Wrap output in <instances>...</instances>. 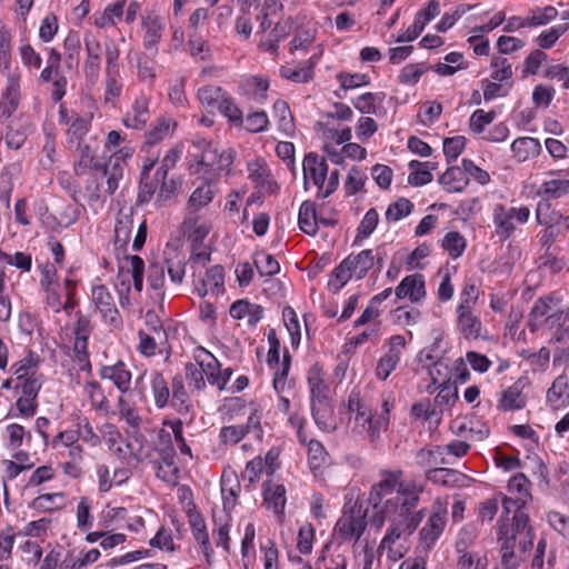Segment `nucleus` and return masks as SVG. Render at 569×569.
<instances>
[{
	"label": "nucleus",
	"instance_id": "f257e3e1",
	"mask_svg": "<svg viewBox=\"0 0 569 569\" xmlns=\"http://www.w3.org/2000/svg\"><path fill=\"white\" fill-rule=\"evenodd\" d=\"M401 470L382 471L381 479L368 496L370 526L379 530L388 522L377 551L380 555L386 552L391 561L405 557L406 542L425 517L423 510H416L422 488L415 481L401 482Z\"/></svg>",
	"mask_w": 569,
	"mask_h": 569
},
{
	"label": "nucleus",
	"instance_id": "f03ea898",
	"mask_svg": "<svg viewBox=\"0 0 569 569\" xmlns=\"http://www.w3.org/2000/svg\"><path fill=\"white\" fill-rule=\"evenodd\" d=\"M498 523L501 563L505 569H517L522 561L521 555L533 546L535 532L529 517L523 511H517L510 525L502 522V519Z\"/></svg>",
	"mask_w": 569,
	"mask_h": 569
},
{
	"label": "nucleus",
	"instance_id": "7ed1b4c3",
	"mask_svg": "<svg viewBox=\"0 0 569 569\" xmlns=\"http://www.w3.org/2000/svg\"><path fill=\"white\" fill-rule=\"evenodd\" d=\"M189 154V169L192 174H200L209 180H218L222 173L228 174L236 152L232 149L220 150L204 139L192 141Z\"/></svg>",
	"mask_w": 569,
	"mask_h": 569
},
{
	"label": "nucleus",
	"instance_id": "20e7f679",
	"mask_svg": "<svg viewBox=\"0 0 569 569\" xmlns=\"http://www.w3.org/2000/svg\"><path fill=\"white\" fill-rule=\"evenodd\" d=\"M371 511L357 502L345 510L335 526V535L341 541H358L369 523Z\"/></svg>",
	"mask_w": 569,
	"mask_h": 569
},
{
	"label": "nucleus",
	"instance_id": "39448f33",
	"mask_svg": "<svg viewBox=\"0 0 569 569\" xmlns=\"http://www.w3.org/2000/svg\"><path fill=\"white\" fill-rule=\"evenodd\" d=\"M530 217L528 207H510L497 204L493 208L492 219L496 233L501 240H507L516 230V222L526 223Z\"/></svg>",
	"mask_w": 569,
	"mask_h": 569
},
{
	"label": "nucleus",
	"instance_id": "423d86ee",
	"mask_svg": "<svg viewBox=\"0 0 569 569\" xmlns=\"http://www.w3.org/2000/svg\"><path fill=\"white\" fill-rule=\"evenodd\" d=\"M248 178L254 184L251 198H261L278 193L279 184L274 180L271 170L263 158H256L247 163Z\"/></svg>",
	"mask_w": 569,
	"mask_h": 569
},
{
	"label": "nucleus",
	"instance_id": "0eeeda50",
	"mask_svg": "<svg viewBox=\"0 0 569 569\" xmlns=\"http://www.w3.org/2000/svg\"><path fill=\"white\" fill-rule=\"evenodd\" d=\"M529 488L530 481L523 473L515 475L508 482V491L515 497L503 498V512L508 515L511 510L522 511L527 502L531 500Z\"/></svg>",
	"mask_w": 569,
	"mask_h": 569
},
{
	"label": "nucleus",
	"instance_id": "6e6552de",
	"mask_svg": "<svg viewBox=\"0 0 569 569\" xmlns=\"http://www.w3.org/2000/svg\"><path fill=\"white\" fill-rule=\"evenodd\" d=\"M267 363L273 371V388L277 393L281 395L290 388L288 375L291 365V356L284 350L282 360H280V350H269L267 355Z\"/></svg>",
	"mask_w": 569,
	"mask_h": 569
},
{
	"label": "nucleus",
	"instance_id": "1a4fd4ad",
	"mask_svg": "<svg viewBox=\"0 0 569 569\" xmlns=\"http://www.w3.org/2000/svg\"><path fill=\"white\" fill-rule=\"evenodd\" d=\"M223 408L233 417L234 412L242 411V415L247 416V423L243 429L250 431H257L259 435L261 430V409L254 402L244 403L240 398H228L224 400Z\"/></svg>",
	"mask_w": 569,
	"mask_h": 569
},
{
	"label": "nucleus",
	"instance_id": "9d476101",
	"mask_svg": "<svg viewBox=\"0 0 569 569\" xmlns=\"http://www.w3.org/2000/svg\"><path fill=\"white\" fill-rule=\"evenodd\" d=\"M446 519L447 509L439 505L419 531L421 543L426 549H430L440 537L446 527Z\"/></svg>",
	"mask_w": 569,
	"mask_h": 569
},
{
	"label": "nucleus",
	"instance_id": "9b49d317",
	"mask_svg": "<svg viewBox=\"0 0 569 569\" xmlns=\"http://www.w3.org/2000/svg\"><path fill=\"white\" fill-rule=\"evenodd\" d=\"M92 301L97 310L101 313L106 321L118 327L121 323L119 311L116 307L114 300L107 289V287L100 284L92 288Z\"/></svg>",
	"mask_w": 569,
	"mask_h": 569
},
{
	"label": "nucleus",
	"instance_id": "f8f14e48",
	"mask_svg": "<svg viewBox=\"0 0 569 569\" xmlns=\"http://www.w3.org/2000/svg\"><path fill=\"white\" fill-rule=\"evenodd\" d=\"M328 174V164L325 158L318 156L317 153H308L303 159V177L305 184L307 186L309 181H312L313 184L318 188V197L322 191V187L326 182V177Z\"/></svg>",
	"mask_w": 569,
	"mask_h": 569
},
{
	"label": "nucleus",
	"instance_id": "ddd939ff",
	"mask_svg": "<svg viewBox=\"0 0 569 569\" xmlns=\"http://www.w3.org/2000/svg\"><path fill=\"white\" fill-rule=\"evenodd\" d=\"M397 299L408 298L411 302H420L426 297L425 278L420 273L405 277L395 289Z\"/></svg>",
	"mask_w": 569,
	"mask_h": 569
},
{
	"label": "nucleus",
	"instance_id": "4468645a",
	"mask_svg": "<svg viewBox=\"0 0 569 569\" xmlns=\"http://www.w3.org/2000/svg\"><path fill=\"white\" fill-rule=\"evenodd\" d=\"M84 44L87 58L83 64V72L88 82L96 84L100 74L101 46L100 42L92 37L86 38Z\"/></svg>",
	"mask_w": 569,
	"mask_h": 569
},
{
	"label": "nucleus",
	"instance_id": "2eb2a0df",
	"mask_svg": "<svg viewBox=\"0 0 569 569\" xmlns=\"http://www.w3.org/2000/svg\"><path fill=\"white\" fill-rule=\"evenodd\" d=\"M286 488L273 480L263 482V505L271 509L277 516L282 517L286 506Z\"/></svg>",
	"mask_w": 569,
	"mask_h": 569
},
{
	"label": "nucleus",
	"instance_id": "dca6fc26",
	"mask_svg": "<svg viewBox=\"0 0 569 569\" xmlns=\"http://www.w3.org/2000/svg\"><path fill=\"white\" fill-rule=\"evenodd\" d=\"M99 376L101 379L110 380L121 393H127L131 387V372L122 361L112 366H103Z\"/></svg>",
	"mask_w": 569,
	"mask_h": 569
},
{
	"label": "nucleus",
	"instance_id": "f3484780",
	"mask_svg": "<svg viewBox=\"0 0 569 569\" xmlns=\"http://www.w3.org/2000/svg\"><path fill=\"white\" fill-rule=\"evenodd\" d=\"M556 298L553 295H548L538 298L529 315H528V327L530 332H537L542 328V321L553 311Z\"/></svg>",
	"mask_w": 569,
	"mask_h": 569
},
{
	"label": "nucleus",
	"instance_id": "a211bd4d",
	"mask_svg": "<svg viewBox=\"0 0 569 569\" xmlns=\"http://www.w3.org/2000/svg\"><path fill=\"white\" fill-rule=\"evenodd\" d=\"M546 401L553 410L569 405V377L566 373L555 378L547 390Z\"/></svg>",
	"mask_w": 569,
	"mask_h": 569
},
{
	"label": "nucleus",
	"instance_id": "6ab92c4d",
	"mask_svg": "<svg viewBox=\"0 0 569 569\" xmlns=\"http://www.w3.org/2000/svg\"><path fill=\"white\" fill-rule=\"evenodd\" d=\"M549 179L542 181L538 189V196L542 200H557L569 194V179L560 178L559 173L549 172Z\"/></svg>",
	"mask_w": 569,
	"mask_h": 569
},
{
	"label": "nucleus",
	"instance_id": "aec40b11",
	"mask_svg": "<svg viewBox=\"0 0 569 569\" xmlns=\"http://www.w3.org/2000/svg\"><path fill=\"white\" fill-rule=\"evenodd\" d=\"M224 270L221 266L217 264L206 271V274L196 284V290L200 297L208 295L218 296L223 287Z\"/></svg>",
	"mask_w": 569,
	"mask_h": 569
},
{
	"label": "nucleus",
	"instance_id": "412c9836",
	"mask_svg": "<svg viewBox=\"0 0 569 569\" xmlns=\"http://www.w3.org/2000/svg\"><path fill=\"white\" fill-rule=\"evenodd\" d=\"M457 327L467 340H477L481 337V320L472 313V309H457Z\"/></svg>",
	"mask_w": 569,
	"mask_h": 569
},
{
	"label": "nucleus",
	"instance_id": "4be33fe9",
	"mask_svg": "<svg viewBox=\"0 0 569 569\" xmlns=\"http://www.w3.org/2000/svg\"><path fill=\"white\" fill-rule=\"evenodd\" d=\"M523 383L521 380L516 381L501 392L498 401V409L502 411H515L526 407L527 399L523 395Z\"/></svg>",
	"mask_w": 569,
	"mask_h": 569
},
{
	"label": "nucleus",
	"instance_id": "5701e85b",
	"mask_svg": "<svg viewBox=\"0 0 569 569\" xmlns=\"http://www.w3.org/2000/svg\"><path fill=\"white\" fill-rule=\"evenodd\" d=\"M149 118V99L144 96H140L134 100L131 110L126 113L123 124L128 128L139 130L146 127Z\"/></svg>",
	"mask_w": 569,
	"mask_h": 569
},
{
	"label": "nucleus",
	"instance_id": "b1692460",
	"mask_svg": "<svg viewBox=\"0 0 569 569\" xmlns=\"http://www.w3.org/2000/svg\"><path fill=\"white\" fill-rule=\"evenodd\" d=\"M128 154L129 153L123 152V150L114 152V154L110 157L109 161L106 163L103 168V173L107 177V191L109 194H113L114 191L119 188V181L123 177L124 168L122 159L124 156Z\"/></svg>",
	"mask_w": 569,
	"mask_h": 569
},
{
	"label": "nucleus",
	"instance_id": "393cba45",
	"mask_svg": "<svg viewBox=\"0 0 569 569\" xmlns=\"http://www.w3.org/2000/svg\"><path fill=\"white\" fill-rule=\"evenodd\" d=\"M39 357L32 351H29L24 358L14 362L11 367V371L16 377V381L43 377V375L39 371Z\"/></svg>",
	"mask_w": 569,
	"mask_h": 569
},
{
	"label": "nucleus",
	"instance_id": "a878e982",
	"mask_svg": "<svg viewBox=\"0 0 569 569\" xmlns=\"http://www.w3.org/2000/svg\"><path fill=\"white\" fill-rule=\"evenodd\" d=\"M214 181L216 180L204 178V181L194 189L187 204L191 212H196L201 208L207 207L212 201L217 193V189L213 183Z\"/></svg>",
	"mask_w": 569,
	"mask_h": 569
},
{
	"label": "nucleus",
	"instance_id": "bb28decb",
	"mask_svg": "<svg viewBox=\"0 0 569 569\" xmlns=\"http://www.w3.org/2000/svg\"><path fill=\"white\" fill-rule=\"evenodd\" d=\"M319 56H315L310 58L302 66H282L280 69V74L282 78L288 79L296 83H306L309 82L313 78V68L317 63Z\"/></svg>",
	"mask_w": 569,
	"mask_h": 569
},
{
	"label": "nucleus",
	"instance_id": "cd10ccee",
	"mask_svg": "<svg viewBox=\"0 0 569 569\" xmlns=\"http://www.w3.org/2000/svg\"><path fill=\"white\" fill-rule=\"evenodd\" d=\"M386 94L383 92H367L358 97L353 103L355 108L363 114L385 116L386 109L382 107Z\"/></svg>",
	"mask_w": 569,
	"mask_h": 569
},
{
	"label": "nucleus",
	"instance_id": "c85d7f7f",
	"mask_svg": "<svg viewBox=\"0 0 569 569\" xmlns=\"http://www.w3.org/2000/svg\"><path fill=\"white\" fill-rule=\"evenodd\" d=\"M426 478L445 487L462 486L466 476L456 469L450 468H430L426 471Z\"/></svg>",
	"mask_w": 569,
	"mask_h": 569
},
{
	"label": "nucleus",
	"instance_id": "c756f323",
	"mask_svg": "<svg viewBox=\"0 0 569 569\" xmlns=\"http://www.w3.org/2000/svg\"><path fill=\"white\" fill-rule=\"evenodd\" d=\"M510 149L517 161L525 162L540 153L541 144L538 139L520 137L511 143Z\"/></svg>",
	"mask_w": 569,
	"mask_h": 569
},
{
	"label": "nucleus",
	"instance_id": "7c9ffc66",
	"mask_svg": "<svg viewBox=\"0 0 569 569\" xmlns=\"http://www.w3.org/2000/svg\"><path fill=\"white\" fill-rule=\"evenodd\" d=\"M439 183L448 192H461L468 186L469 178L460 167H450L439 177Z\"/></svg>",
	"mask_w": 569,
	"mask_h": 569
},
{
	"label": "nucleus",
	"instance_id": "2f4dec72",
	"mask_svg": "<svg viewBox=\"0 0 569 569\" xmlns=\"http://www.w3.org/2000/svg\"><path fill=\"white\" fill-rule=\"evenodd\" d=\"M312 413L316 423L325 431L335 430L337 425L333 410L327 398H318L312 401Z\"/></svg>",
	"mask_w": 569,
	"mask_h": 569
},
{
	"label": "nucleus",
	"instance_id": "473e14b6",
	"mask_svg": "<svg viewBox=\"0 0 569 569\" xmlns=\"http://www.w3.org/2000/svg\"><path fill=\"white\" fill-rule=\"evenodd\" d=\"M230 316L233 319H248L250 325H256L262 318L263 309L261 306L251 303L248 300H238L230 307Z\"/></svg>",
	"mask_w": 569,
	"mask_h": 569
},
{
	"label": "nucleus",
	"instance_id": "72a5a7b5",
	"mask_svg": "<svg viewBox=\"0 0 569 569\" xmlns=\"http://www.w3.org/2000/svg\"><path fill=\"white\" fill-rule=\"evenodd\" d=\"M133 229L132 208H122L119 210L114 227V241L124 246L129 242Z\"/></svg>",
	"mask_w": 569,
	"mask_h": 569
},
{
	"label": "nucleus",
	"instance_id": "f704fd0d",
	"mask_svg": "<svg viewBox=\"0 0 569 569\" xmlns=\"http://www.w3.org/2000/svg\"><path fill=\"white\" fill-rule=\"evenodd\" d=\"M83 390L94 410L104 415L111 412L110 402L99 382L88 381L84 383Z\"/></svg>",
	"mask_w": 569,
	"mask_h": 569
},
{
	"label": "nucleus",
	"instance_id": "c9c22d12",
	"mask_svg": "<svg viewBox=\"0 0 569 569\" xmlns=\"http://www.w3.org/2000/svg\"><path fill=\"white\" fill-rule=\"evenodd\" d=\"M410 174L408 182L411 186L420 187L432 181L431 171L436 169V164L432 162H421L412 160L409 162Z\"/></svg>",
	"mask_w": 569,
	"mask_h": 569
},
{
	"label": "nucleus",
	"instance_id": "e433bc0d",
	"mask_svg": "<svg viewBox=\"0 0 569 569\" xmlns=\"http://www.w3.org/2000/svg\"><path fill=\"white\" fill-rule=\"evenodd\" d=\"M535 213L538 224L545 228L557 227L562 220L561 212L556 210L548 200L538 201Z\"/></svg>",
	"mask_w": 569,
	"mask_h": 569
},
{
	"label": "nucleus",
	"instance_id": "4c0bfd02",
	"mask_svg": "<svg viewBox=\"0 0 569 569\" xmlns=\"http://www.w3.org/2000/svg\"><path fill=\"white\" fill-rule=\"evenodd\" d=\"M273 112L278 121L279 130L284 137H292L296 126L288 103L283 100H277L273 103Z\"/></svg>",
	"mask_w": 569,
	"mask_h": 569
},
{
	"label": "nucleus",
	"instance_id": "58836bf2",
	"mask_svg": "<svg viewBox=\"0 0 569 569\" xmlns=\"http://www.w3.org/2000/svg\"><path fill=\"white\" fill-rule=\"evenodd\" d=\"M182 228L184 232H188V239L191 242V246H203V240L208 236L211 227L210 224L206 222H199V219L197 217H189L187 218L183 223Z\"/></svg>",
	"mask_w": 569,
	"mask_h": 569
},
{
	"label": "nucleus",
	"instance_id": "ea45409f",
	"mask_svg": "<svg viewBox=\"0 0 569 569\" xmlns=\"http://www.w3.org/2000/svg\"><path fill=\"white\" fill-rule=\"evenodd\" d=\"M143 46L148 50L157 51V44L162 37L163 24L158 17H148L143 21Z\"/></svg>",
	"mask_w": 569,
	"mask_h": 569
},
{
	"label": "nucleus",
	"instance_id": "a19ab883",
	"mask_svg": "<svg viewBox=\"0 0 569 569\" xmlns=\"http://www.w3.org/2000/svg\"><path fill=\"white\" fill-rule=\"evenodd\" d=\"M157 467V477L164 482L176 486L179 481V468L176 466L174 459H161L154 458L151 455V458L148 459Z\"/></svg>",
	"mask_w": 569,
	"mask_h": 569
},
{
	"label": "nucleus",
	"instance_id": "79ce46f5",
	"mask_svg": "<svg viewBox=\"0 0 569 569\" xmlns=\"http://www.w3.org/2000/svg\"><path fill=\"white\" fill-rule=\"evenodd\" d=\"M226 96L227 93L222 88L217 86L209 84L198 90V99L209 112L217 110Z\"/></svg>",
	"mask_w": 569,
	"mask_h": 569
},
{
	"label": "nucleus",
	"instance_id": "37998d69",
	"mask_svg": "<svg viewBox=\"0 0 569 569\" xmlns=\"http://www.w3.org/2000/svg\"><path fill=\"white\" fill-rule=\"evenodd\" d=\"M318 218L313 202L305 201L299 210V228L307 234H316L318 231Z\"/></svg>",
	"mask_w": 569,
	"mask_h": 569
},
{
	"label": "nucleus",
	"instance_id": "c03bdc74",
	"mask_svg": "<svg viewBox=\"0 0 569 569\" xmlns=\"http://www.w3.org/2000/svg\"><path fill=\"white\" fill-rule=\"evenodd\" d=\"M346 260H351L350 267L357 279L363 278L375 264L373 251L370 249L362 250L356 256H349Z\"/></svg>",
	"mask_w": 569,
	"mask_h": 569
},
{
	"label": "nucleus",
	"instance_id": "a18cd8bd",
	"mask_svg": "<svg viewBox=\"0 0 569 569\" xmlns=\"http://www.w3.org/2000/svg\"><path fill=\"white\" fill-rule=\"evenodd\" d=\"M148 283L161 298L166 291V269L163 262H151L148 268Z\"/></svg>",
	"mask_w": 569,
	"mask_h": 569
},
{
	"label": "nucleus",
	"instance_id": "49530a36",
	"mask_svg": "<svg viewBox=\"0 0 569 569\" xmlns=\"http://www.w3.org/2000/svg\"><path fill=\"white\" fill-rule=\"evenodd\" d=\"M441 247L452 259L461 257L466 250V238L458 231L448 232L442 241Z\"/></svg>",
	"mask_w": 569,
	"mask_h": 569
},
{
	"label": "nucleus",
	"instance_id": "de8ad7c7",
	"mask_svg": "<svg viewBox=\"0 0 569 569\" xmlns=\"http://www.w3.org/2000/svg\"><path fill=\"white\" fill-rule=\"evenodd\" d=\"M150 383L156 406L158 408L166 407L170 399V389L162 373H153Z\"/></svg>",
	"mask_w": 569,
	"mask_h": 569
},
{
	"label": "nucleus",
	"instance_id": "09e8293b",
	"mask_svg": "<svg viewBox=\"0 0 569 569\" xmlns=\"http://www.w3.org/2000/svg\"><path fill=\"white\" fill-rule=\"evenodd\" d=\"M457 551L461 553L457 560V569H487V557L477 552L462 551L460 542L457 543Z\"/></svg>",
	"mask_w": 569,
	"mask_h": 569
},
{
	"label": "nucleus",
	"instance_id": "8fccbe9b",
	"mask_svg": "<svg viewBox=\"0 0 569 569\" xmlns=\"http://www.w3.org/2000/svg\"><path fill=\"white\" fill-rule=\"evenodd\" d=\"M77 151L79 153V160L74 163V170L77 174H82L87 169L98 170L100 166L94 162V156L91 147L87 143L77 142Z\"/></svg>",
	"mask_w": 569,
	"mask_h": 569
},
{
	"label": "nucleus",
	"instance_id": "3c124183",
	"mask_svg": "<svg viewBox=\"0 0 569 569\" xmlns=\"http://www.w3.org/2000/svg\"><path fill=\"white\" fill-rule=\"evenodd\" d=\"M172 406L179 413H188L191 409L189 396L184 389L181 378H174L172 381Z\"/></svg>",
	"mask_w": 569,
	"mask_h": 569
},
{
	"label": "nucleus",
	"instance_id": "603ef678",
	"mask_svg": "<svg viewBox=\"0 0 569 569\" xmlns=\"http://www.w3.org/2000/svg\"><path fill=\"white\" fill-rule=\"evenodd\" d=\"M350 263L351 260L345 259L331 272L329 287H331L335 291H339L352 277H355V272L351 270Z\"/></svg>",
	"mask_w": 569,
	"mask_h": 569
},
{
	"label": "nucleus",
	"instance_id": "864d4df0",
	"mask_svg": "<svg viewBox=\"0 0 569 569\" xmlns=\"http://www.w3.org/2000/svg\"><path fill=\"white\" fill-rule=\"evenodd\" d=\"M100 433L101 440H104L109 450L116 452L117 455L126 456L123 449L118 445L121 439V433L117 426L111 422H106L100 427Z\"/></svg>",
	"mask_w": 569,
	"mask_h": 569
},
{
	"label": "nucleus",
	"instance_id": "5fc2aeb1",
	"mask_svg": "<svg viewBox=\"0 0 569 569\" xmlns=\"http://www.w3.org/2000/svg\"><path fill=\"white\" fill-rule=\"evenodd\" d=\"M243 89L247 94L257 101H262L267 97L269 82L267 79L260 77H249L243 80Z\"/></svg>",
	"mask_w": 569,
	"mask_h": 569
},
{
	"label": "nucleus",
	"instance_id": "6e6d98bb",
	"mask_svg": "<svg viewBox=\"0 0 569 569\" xmlns=\"http://www.w3.org/2000/svg\"><path fill=\"white\" fill-rule=\"evenodd\" d=\"M64 492L42 493L33 499L32 507L41 511H52L61 509L58 502H62Z\"/></svg>",
	"mask_w": 569,
	"mask_h": 569
},
{
	"label": "nucleus",
	"instance_id": "4d7b16f0",
	"mask_svg": "<svg viewBox=\"0 0 569 569\" xmlns=\"http://www.w3.org/2000/svg\"><path fill=\"white\" fill-rule=\"evenodd\" d=\"M254 266L260 276H273L280 270L279 262L264 251L254 254Z\"/></svg>",
	"mask_w": 569,
	"mask_h": 569
},
{
	"label": "nucleus",
	"instance_id": "13d9d810",
	"mask_svg": "<svg viewBox=\"0 0 569 569\" xmlns=\"http://www.w3.org/2000/svg\"><path fill=\"white\" fill-rule=\"evenodd\" d=\"M154 452L158 455V458L164 460L176 458V450L172 445L171 433L169 431L164 429L159 430Z\"/></svg>",
	"mask_w": 569,
	"mask_h": 569
},
{
	"label": "nucleus",
	"instance_id": "bf43d9fd",
	"mask_svg": "<svg viewBox=\"0 0 569 569\" xmlns=\"http://www.w3.org/2000/svg\"><path fill=\"white\" fill-rule=\"evenodd\" d=\"M240 485L236 478H224L221 481V495L223 499V508L230 510L236 506L238 490Z\"/></svg>",
	"mask_w": 569,
	"mask_h": 569
},
{
	"label": "nucleus",
	"instance_id": "052dcab7",
	"mask_svg": "<svg viewBox=\"0 0 569 569\" xmlns=\"http://www.w3.org/2000/svg\"><path fill=\"white\" fill-rule=\"evenodd\" d=\"M327 461V451L321 442L310 439L308 442V462L310 468L319 470Z\"/></svg>",
	"mask_w": 569,
	"mask_h": 569
},
{
	"label": "nucleus",
	"instance_id": "680f3d73",
	"mask_svg": "<svg viewBox=\"0 0 569 569\" xmlns=\"http://www.w3.org/2000/svg\"><path fill=\"white\" fill-rule=\"evenodd\" d=\"M413 204L406 198H399L393 203H390L386 211V220L389 222L398 221L410 214Z\"/></svg>",
	"mask_w": 569,
	"mask_h": 569
},
{
	"label": "nucleus",
	"instance_id": "e2e57ef3",
	"mask_svg": "<svg viewBox=\"0 0 569 569\" xmlns=\"http://www.w3.org/2000/svg\"><path fill=\"white\" fill-rule=\"evenodd\" d=\"M495 118L496 111L491 110L487 112L482 109H478L473 111L470 117L469 128L473 133L480 134L485 131V128L495 120Z\"/></svg>",
	"mask_w": 569,
	"mask_h": 569
},
{
	"label": "nucleus",
	"instance_id": "0e129e2a",
	"mask_svg": "<svg viewBox=\"0 0 569 569\" xmlns=\"http://www.w3.org/2000/svg\"><path fill=\"white\" fill-rule=\"evenodd\" d=\"M286 328L291 337L293 347H298L301 338L300 325L296 311L291 307H286L282 311Z\"/></svg>",
	"mask_w": 569,
	"mask_h": 569
},
{
	"label": "nucleus",
	"instance_id": "69168bd1",
	"mask_svg": "<svg viewBox=\"0 0 569 569\" xmlns=\"http://www.w3.org/2000/svg\"><path fill=\"white\" fill-rule=\"evenodd\" d=\"M123 13V0L117 1V3L109 6L104 9L102 16L96 20L98 28H106L108 26H114Z\"/></svg>",
	"mask_w": 569,
	"mask_h": 569
},
{
	"label": "nucleus",
	"instance_id": "338daca9",
	"mask_svg": "<svg viewBox=\"0 0 569 569\" xmlns=\"http://www.w3.org/2000/svg\"><path fill=\"white\" fill-rule=\"evenodd\" d=\"M77 432L78 439H82L92 447H98L101 443L100 436L94 431L92 425L87 418L79 419L77 423Z\"/></svg>",
	"mask_w": 569,
	"mask_h": 569
},
{
	"label": "nucleus",
	"instance_id": "774afa93",
	"mask_svg": "<svg viewBox=\"0 0 569 569\" xmlns=\"http://www.w3.org/2000/svg\"><path fill=\"white\" fill-rule=\"evenodd\" d=\"M548 522L565 539L569 540V517L558 512L550 511L548 513Z\"/></svg>",
	"mask_w": 569,
	"mask_h": 569
}]
</instances>
